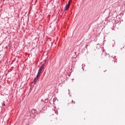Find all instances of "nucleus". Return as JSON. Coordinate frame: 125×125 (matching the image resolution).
<instances>
[{"label":"nucleus","instance_id":"obj_1","mask_svg":"<svg viewBox=\"0 0 125 125\" xmlns=\"http://www.w3.org/2000/svg\"><path fill=\"white\" fill-rule=\"evenodd\" d=\"M36 114H37V110L32 109L29 111L28 116H32V115H36Z\"/></svg>","mask_w":125,"mask_h":125},{"label":"nucleus","instance_id":"obj_13","mask_svg":"<svg viewBox=\"0 0 125 125\" xmlns=\"http://www.w3.org/2000/svg\"><path fill=\"white\" fill-rule=\"evenodd\" d=\"M82 66H83V64H82Z\"/></svg>","mask_w":125,"mask_h":125},{"label":"nucleus","instance_id":"obj_3","mask_svg":"<svg viewBox=\"0 0 125 125\" xmlns=\"http://www.w3.org/2000/svg\"><path fill=\"white\" fill-rule=\"evenodd\" d=\"M39 78H40V75H38L36 76V78H35L34 80V83L36 84V83H37V81H38V80H39Z\"/></svg>","mask_w":125,"mask_h":125},{"label":"nucleus","instance_id":"obj_12","mask_svg":"<svg viewBox=\"0 0 125 125\" xmlns=\"http://www.w3.org/2000/svg\"><path fill=\"white\" fill-rule=\"evenodd\" d=\"M3 105L5 106V104H3Z\"/></svg>","mask_w":125,"mask_h":125},{"label":"nucleus","instance_id":"obj_11","mask_svg":"<svg viewBox=\"0 0 125 125\" xmlns=\"http://www.w3.org/2000/svg\"><path fill=\"white\" fill-rule=\"evenodd\" d=\"M82 69H83V70H84V69L83 68V67H82Z\"/></svg>","mask_w":125,"mask_h":125},{"label":"nucleus","instance_id":"obj_10","mask_svg":"<svg viewBox=\"0 0 125 125\" xmlns=\"http://www.w3.org/2000/svg\"><path fill=\"white\" fill-rule=\"evenodd\" d=\"M55 113H56V114H58V112H56V111Z\"/></svg>","mask_w":125,"mask_h":125},{"label":"nucleus","instance_id":"obj_5","mask_svg":"<svg viewBox=\"0 0 125 125\" xmlns=\"http://www.w3.org/2000/svg\"><path fill=\"white\" fill-rule=\"evenodd\" d=\"M97 47H98V48H100V44H97Z\"/></svg>","mask_w":125,"mask_h":125},{"label":"nucleus","instance_id":"obj_15","mask_svg":"<svg viewBox=\"0 0 125 125\" xmlns=\"http://www.w3.org/2000/svg\"><path fill=\"white\" fill-rule=\"evenodd\" d=\"M72 102H73V100L72 101Z\"/></svg>","mask_w":125,"mask_h":125},{"label":"nucleus","instance_id":"obj_6","mask_svg":"<svg viewBox=\"0 0 125 125\" xmlns=\"http://www.w3.org/2000/svg\"><path fill=\"white\" fill-rule=\"evenodd\" d=\"M41 73H42V72H41L40 71H38V73H37V75H38L40 76V75H41Z\"/></svg>","mask_w":125,"mask_h":125},{"label":"nucleus","instance_id":"obj_2","mask_svg":"<svg viewBox=\"0 0 125 125\" xmlns=\"http://www.w3.org/2000/svg\"><path fill=\"white\" fill-rule=\"evenodd\" d=\"M70 8V1H69L68 3L66 5L65 8H64V10H68L69 8Z\"/></svg>","mask_w":125,"mask_h":125},{"label":"nucleus","instance_id":"obj_8","mask_svg":"<svg viewBox=\"0 0 125 125\" xmlns=\"http://www.w3.org/2000/svg\"><path fill=\"white\" fill-rule=\"evenodd\" d=\"M38 72H42V70L40 69H39V70H38Z\"/></svg>","mask_w":125,"mask_h":125},{"label":"nucleus","instance_id":"obj_14","mask_svg":"<svg viewBox=\"0 0 125 125\" xmlns=\"http://www.w3.org/2000/svg\"><path fill=\"white\" fill-rule=\"evenodd\" d=\"M68 91H70V90H69V89H68Z\"/></svg>","mask_w":125,"mask_h":125},{"label":"nucleus","instance_id":"obj_4","mask_svg":"<svg viewBox=\"0 0 125 125\" xmlns=\"http://www.w3.org/2000/svg\"><path fill=\"white\" fill-rule=\"evenodd\" d=\"M40 68L43 69V68H44V65L43 64H42Z\"/></svg>","mask_w":125,"mask_h":125},{"label":"nucleus","instance_id":"obj_9","mask_svg":"<svg viewBox=\"0 0 125 125\" xmlns=\"http://www.w3.org/2000/svg\"><path fill=\"white\" fill-rule=\"evenodd\" d=\"M42 69H43V68H42L41 67H40L39 69H40V70H41L42 71Z\"/></svg>","mask_w":125,"mask_h":125},{"label":"nucleus","instance_id":"obj_7","mask_svg":"<svg viewBox=\"0 0 125 125\" xmlns=\"http://www.w3.org/2000/svg\"><path fill=\"white\" fill-rule=\"evenodd\" d=\"M41 73H42V72H41L40 71H38V73H37V75H38L40 76V75H41Z\"/></svg>","mask_w":125,"mask_h":125}]
</instances>
